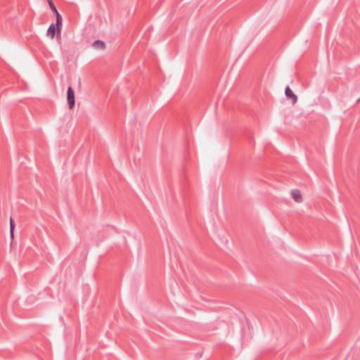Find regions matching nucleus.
<instances>
[{
	"mask_svg": "<svg viewBox=\"0 0 360 360\" xmlns=\"http://www.w3.org/2000/svg\"><path fill=\"white\" fill-rule=\"evenodd\" d=\"M290 194L295 203L301 204L303 202V195L300 190L297 188L292 189Z\"/></svg>",
	"mask_w": 360,
	"mask_h": 360,
	"instance_id": "f257e3e1",
	"label": "nucleus"
},
{
	"mask_svg": "<svg viewBox=\"0 0 360 360\" xmlns=\"http://www.w3.org/2000/svg\"><path fill=\"white\" fill-rule=\"evenodd\" d=\"M67 101L70 109H72L75 104V92L72 87L69 86L67 91Z\"/></svg>",
	"mask_w": 360,
	"mask_h": 360,
	"instance_id": "f03ea898",
	"label": "nucleus"
},
{
	"mask_svg": "<svg viewBox=\"0 0 360 360\" xmlns=\"http://www.w3.org/2000/svg\"><path fill=\"white\" fill-rule=\"evenodd\" d=\"M285 94L286 96L291 98L292 101V104H295L297 103V96L293 93V91L290 89L289 86H287L285 89Z\"/></svg>",
	"mask_w": 360,
	"mask_h": 360,
	"instance_id": "7ed1b4c3",
	"label": "nucleus"
},
{
	"mask_svg": "<svg viewBox=\"0 0 360 360\" xmlns=\"http://www.w3.org/2000/svg\"><path fill=\"white\" fill-rule=\"evenodd\" d=\"M92 46L95 49L100 50V51H103L105 49V44L103 41H101V40L95 41L93 43Z\"/></svg>",
	"mask_w": 360,
	"mask_h": 360,
	"instance_id": "20e7f679",
	"label": "nucleus"
},
{
	"mask_svg": "<svg viewBox=\"0 0 360 360\" xmlns=\"http://www.w3.org/2000/svg\"><path fill=\"white\" fill-rule=\"evenodd\" d=\"M56 24L55 25L57 27V32L58 36L60 35L61 26H62V18L60 14L58 12L56 13Z\"/></svg>",
	"mask_w": 360,
	"mask_h": 360,
	"instance_id": "39448f33",
	"label": "nucleus"
},
{
	"mask_svg": "<svg viewBox=\"0 0 360 360\" xmlns=\"http://www.w3.org/2000/svg\"><path fill=\"white\" fill-rule=\"evenodd\" d=\"M57 32V27L54 24H51L47 31V35L51 39H53L56 32Z\"/></svg>",
	"mask_w": 360,
	"mask_h": 360,
	"instance_id": "423d86ee",
	"label": "nucleus"
},
{
	"mask_svg": "<svg viewBox=\"0 0 360 360\" xmlns=\"http://www.w3.org/2000/svg\"><path fill=\"white\" fill-rule=\"evenodd\" d=\"M15 223L12 218L10 219V231L11 238H14Z\"/></svg>",
	"mask_w": 360,
	"mask_h": 360,
	"instance_id": "0eeeda50",
	"label": "nucleus"
},
{
	"mask_svg": "<svg viewBox=\"0 0 360 360\" xmlns=\"http://www.w3.org/2000/svg\"><path fill=\"white\" fill-rule=\"evenodd\" d=\"M48 3H49V5L50 6V8L55 13H58V11H57L56 6H54V4H53L52 1L51 0H48Z\"/></svg>",
	"mask_w": 360,
	"mask_h": 360,
	"instance_id": "6e6552de",
	"label": "nucleus"
}]
</instances>
